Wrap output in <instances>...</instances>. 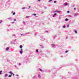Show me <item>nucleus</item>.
Instances as JSON below:
<instances>
[{"label": "nucleus", "mask_w": 79, "mask_h": 79, "mask_svg": "<svg viewBox=\"0 0 79 79\" xmlns=\"http://www.w3.org/2000/svg\"><path fill=\"white\" fill-rule=\"evenodd\" d=\"M10 74L11 75H12L13 74V73H12V72L11 71H10L9 72Z\"/></svg>", "instance_id": "obj_1"}, {"label": "nucleus", "mask_w": 79, "mask_h": 79, "mask_svg": "<svg viewBox=\"0 0 79 79\" xmlns=\"http://www.w3.org/2000/svg\"><path fill=\"white\" fill-rule=\"evenodd\" d=\"M5 77H6L7 76H8V75L7 74H5Z\"/></svg>", "instance_id": "obj_2"}, {"label": "nucleus", "mask_w": 79, "mask_h": 79, "mask_svg": "<svg viewBox=\"0 0 79 79\" xmlns=\"http://www.w3.org/2000/svg\"><path fill=\"white\" fill-rule=\"evenodd\" d=\"M20 53L21 54L23 53V51H20Z\"/></svg>", "instance_id": "obj_3"}, {"label": "nucleus", "mask_w": 79, "mask_h": 79, "mask_svg": "<svg viewBox=\"0 0 79 79\" xmlns=\"http://www.w3.org/2000/svg\"><path fill=\"white\" fill-rule=\"evenodd\" d=\"M56 12H57V13H60V11L59 10H56Z\"/></svg>", "instance_id": "obj_4"}, {"label": "nucleus", "mask_w": 79, "mask_h": 79, "mask_svg": "<svg viewBox=\"0 0 79 79\" xmlns=\"http://www.w3.org/2000/svg\"><path fill=\"white\" fill-rule=\"evenodd\" d=\"M9 50V48H6V51H7V50Z\"/></svg>", "instance_id": "obj_5"}, {"label": "nucleus", "mask_w": 79, "mask_h": 79, "mask_svg": "<svg viewBox=\"0 0 79 79\" xmlns=\"http://www.w3.org/2000/svg\"><path fill=\"white\" fill-rule=\"evenodd\" d=\"M20 48H23V46L22 45H20Z\"/></svg>", "instance_id": "obj_6"}, {"label": "nucleus", "mask_w": 79, "mask_h": 79, "mask_svg": "<svg viewBox=\"0 0 79 79\" xmlns=\"http://www.w3.org/2000/svg\"><path fill=\"white\" fill-rule=\"evenodd\" d=\"M12 76V75H9L8 76V77H11Z\"/></svg>", "instance_id": "obj_7"}, {"label": "nucleus", "mask_w": 79, "mask_h": 79, "mask_svg": "<svg viewBox=\"0 0 79 79\" xmlns=\"http://www.w3.org/2000/svg\"><path fill=\"white\" fill-rule=\"evenodd\" d=\"M38 77L40 78V74H39L38 75Z\"/></svg>", "instance_id": "obj_8"}, {"label": "nucleus", "mask_w": 79, "mask_h": 79, "mask_svg": "<svg viewBox=\"0 0 79 79\" xmlns=\"http://www.w3.org/2000/svg\"><path fill=\"white\" fill-rule=\"evenodd\" d=\"M39 69L40 71H42V70L40 68Z\"/></svg>", "instance_id": "obj_9"}, {"label": "nucleus", "mask_w": 79, "mask_h": 79, "mask_svg": "<svg viewBox=\"0 0 79 79\" xmlns=\"http://www.w3.org/2000/svg\"><path fill=\"white\" fill-rule=\"evenodd\" d=\"M65 20L66 21H68V19H65Z\"/></svg>", "instance_id": "obj_10"}, {"label": "nucleus", "mask_w": 79, "mask_h": 79, "mask_svg": "<svg viewBox=\"0 0 79 79\" xmlns=\"http://www.w3.org/2000/svg\"><path fill=\"white\" fill-rule=\"evenodd\" d=\"M69 51H66L65 52L66 53H68V52Z\"/></svg>", "instance_id": "obj_11"}, {"label": "nucleus", "mask_w": 79, "mask_h": 79, "mask_svg": "<svg viewBox=\"0 0 79 79\" xmlns=\"http://www.w3.org/2000/svg\"><path fill=\"white\" fill-rule=\"evenodd\" d=\"M63 28H65V27H66V26H63Z\"/></svg>", "instance_id": "obj_12"}, {"label": "nucleus", "mask_w": 79, "mask_h": 79, "mask_svg": "<svg viewBox=\"0 0 79 79\" xmlns=\"http://www.w3.org/2000/svg\"><path fill=\"white\" fill-rule=\"evenodd\" d=\"M2 71L1 70L0 72V74H2Z\"/></svg>", "instance_id": "obj_13"}, {"label": "nucleus", "mask_w": 79, "mask_h": 79, "mask_svg": "<svg viewBox=\"0 0 79 79\" xmlns=\"http://www.w3.org/2000/svg\"><path fill=\"white\" fill-rule=\"evenodd\" d=\"M13 15H15V12H14L13 14Z\"/></svg>", "instance_id": "obj_14"}, {"label": "nucleus", "mask_w": 79, "mask_h": 79, "mask_svg": "<svg viewBox=\"0 0 79 79\" xmlns=\"http://www.w3.org/2000/svg\"><path fill=\"white\" fill-rule=\"evenodd\" d=\"M1 23H2V20H0V24Z\"/></svg>", "instance_id": "obj_15"}, {"label": "nucleus", "mask_w": 79, "mask_h": 79, "mask_svg": "<svg viewBox=\"0 0 79 79\" xmlns=\"http://www.w3.org/2000/svg\"><path fill=\"white\" fill-rule=\"evenodd\" d=\"M67 13H69V11L68 10V11H67Z\"/></svg>", "instance_id": "obj_16"}, {"label": "nucleus", "mask_w": 79, "mask_h": 79, "mask_svg": "<svg viewBox=\"0 0 79 79\" xmlns=\"http://www.w3.org/2000/svg\"><path fill=\"white\" fill-rule=\"evenodd\" d=\"M75 33H77V31H75Z\"/></svg>", "instance_id": "obj_17"}, {"label": "nucleus", "mask_w": 79, "mask_h": 79, "mask_svg": "<svg viewBox=\"0 0 79 79\" xmlns=\"http://www.w3.org/2000/svg\"><path fill=\"white\" fill-rule=\"evenodd\" d=\"M26 18H29V16H26Z\"/></svg>", "instance_id": "obj_18"}, {"label": "nucleus", "mask_w": 79, "mask_h": 79, "mask_svg": "<svg viewBox=\"0 0 79 79\" xmlns=\"http://www.w3.org/2000/svg\"><path fill=\"white\" fill-rule=\"evenodd\" d=\"M69 26V25L68 24V25H67V27H68Z\"/></svg>", "instance_id": "obj_19"}, {"label": "nucleus", "mask_w": 79, "mask_h": 79, "mask_svg": "<svg viewBox=\"0 0 79 79\" xmlns=\"http://www.w3.org/2000/svg\"><path fill=\"white\" fill-rule=\"evenodd\" d=\"M36 52L37 53L38 52V49H37L36 50Z\"/></svg>", "instance_id": "obj_20"}, {"label": "nucleus", "mask_w": 79, "mask_h": 79, "mask_svg": "<svg viewBox=\"0 0 79 79\" xmlns=\"http://www.w3.org/2000/svg\"><path fill=\"white\" fill-rule=\"evenodd\" d=\"M33 15H34V16H36V14H33Z\"/></svg>", "instance_id": "obj_21"}, {"label": "nucleus", "mask_w": 79, "mask_h": 79, "mask_svg": "<svg viewBox=\"0 0 79 79\" xmlns=\"http://www.w3.org/2000/svg\"><path fill=\"white\" fill-rule=\"evenodd\" d=\"M56 15H57L56 13V14H55L54 15L55 16H56Z\"/></svg>", "instance_id": "obj_22"}, {"label": "nucleus", "mask_w": 79, "mask_h": 79, "mask_svg": "<svg viewBox=\"0 0 79 79\" xmlns=\"http://www.w3.org/2000/svg\"><path fill=\"white\" fill-rule=\"evenodd\" d=\"M14 21H16V19H14Z\"/></svg>", "instance_id": "obj_23"}, {"label": "nucleus", "mask_w": 79, "mask_h": 79, "mask_svg": "<svg viewBox=\"0 0 79 79\" xmlns=\"http://www.w3.org/2000/svg\"><path fill=\"white\" fill-rule=\"evenodd\" d=\"M52 0H49V2H52Z\"/></svg>", "instance_id": "obj_24"}, {"label": "nucleus", "mask_w": 79, "mask_h": 79, "mask_svg": "<svg viewBox=\"0 0 79 79\" xmlns=\"http://www.w3.org/2000/svg\"><path fill=\"white\" fill-rule=\"evenodd\" d=\"M12 24H13V23H15V22H12Z\"/></svg>", "instance_id": "obj_25"}, {"label": "nucleus", "mask_w": 79, "mask_h": 79, "mask_svg": "<svg viewBox=\"0 0 79 79\" xmlns=\"http://www.w3.org/2000/svg\"><path fill=\"white\" fill-rule=\"evenodd\" d=\"M74 10H76V8H74Z\"/></svg>", "instance_id": "obj_26"}, {"label": "nucleus", "mask_w": 79, "mask_h": 79, "mask_svg": "<svg viewBox=\"0 0 79 79\" xmlns=\"http://www.w3.org/2000/svg\"><path fill=\"white\" fill-rule=\"evenodd\" d=\"M25 9V7H24L22 8V9Z\"/></svg>", "instance_id": "obj_27"}, {"label": "nucleus", "mask_w": 79, "mask_h": 79, "mask_svg": "<svg viewBox=\"0 0 79 79\" xmlns=\"http://www.w3.org/2000/svg\"><path fill=\"white\" fill-rule=\"evenodd\" d=\"M56 1H54V3H56Z\"/></svg>", "instance_id": "obj_28"}, {"label": "nucleus", "mask_w": 79, "mask_h": 79, "mask_svg": "<svg viewBox=\"0 0 79 79\" xmlns=\"http://www.w3.org/2000/svg\"><path fill=\"white\" fill-rule=\"evenodd\" d=\"M65 5H68V4L66 3V4H65Z\"/></svg>", "instance_id": "obj_29"}, {"label": "nucleus", "mask_w": 79, "mask_h": 79, "mask_svg": "<svg viewBox=\"0 0 79 79\" xmlns=\"http://www.w3.org/2000/svg\"><path fill=\"white\" fill-rule=\"evenodd\" d=\"M21 51H23V49L22 48L21 49Z\"/></svg>", "instance_id": "obj_30"}, {"label": "nucleus", "mask_w": 79, "mask_h": 79, "mask_svg": "<svg viewBox=\"0 0 79 79\" xmlns=\"http://www.w3.org/2000/svg\"><path fill=\"white\" fill-rule=\"evenodd\" d=\"M19 65H21V63H19Z\"/></svg>", "instance_id": "obj_31"}, {"label": "nucleus", "mask_w": 79, "mask_h": 79, "mask_svg": "<svg viewBox=\"0 0 79 79\" xmlns=\"http://www.w3.org/2000/svg\"><path fill=\"white\" fill-rule=\"evenodd\" d=\"M38 1H39V2H40V0H38Z\"/></svg>", "instance_id": "obj_32"}, {"label": "nucleus", "mask_w": 79, "mask_h": 79, "mask_svg": "<svg viewBox=\"0 0 79 79\" xmlns=\"http://www.w3.org/2000/svg\"><path fill=\"white\" fill-rule=\"evenodd\" d=\"M31 8V6H29V8Z\"/></svg>", "instance_id": "obj_33"}, {"label": "nucleus", "mask_w": 79, "mask_h": 79, "mask_svg": "<svg viewBox=\"0 0 79 79\" xmlns=\"http://www.w3.org/2000/svg\"><path fill=\"white\" fill-rule=\"evenodd\" d=\"M53 17H55V15H54L53 16Z\"/></svg>", "instance_id": "obj_34"}, {"label": "nucleus", "mask_w": 79, "mask_h": 79, "mask_svg": "<svg viewBox=\"0 0 79 79\" xmlns=\"http://www.w3.org/2000/svg\"><path fill=\"white\" fill-rule=\"evenodd\" d=\"M12 74L13 75V76H14V75H15V74H13H13Z\"/></svg>", "instance_id": "obj_35"}, {"label": "nucleus", "mask_w": 79, "mask_h": 79, "mask_svg": "<svg viewBox=\"0 0 79 79\" xmlns=\"http://www.w3.org/2000/svg\"><path fill=\"white\" fill-rule=\"evenodd\" d=\"M21 35H23V34H21Z\"/></svg>", "instance_id": "obj_36"}]
</instances>
